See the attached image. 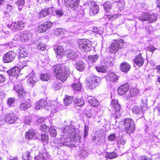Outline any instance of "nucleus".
<instances>
[{
  "label": "nucleus",
  "mask_w": 160,
  "mask_h": 160,
  "mask_svg": "<svg viewBox=\"0 0 160 160\" xmlns=\"http://www.w3.org/2000/svg\"><path fill=\"white\" fill-rule=\"evenodd\" d=\"M75 128L74 126H66L65 127L63 130L64 136H66L64 138H62L61 139L60 143H54L52 146L54 147L55 149H58L60 147L63 145L70 146L71 144L69 142L71 138H77V135L75 132Z\"/></svg>",
  "instance_id": "nucleus-1"
},
{
  "label": "nucleus",
  "mask_w": 160,
  "mask_h": 160,
  "mask_svg": "<svg viewBox=\"0 0 160 160\" xmlns=\"http://www.w3.org/2000/svg\"><path fill=\"white\" fill-rule=\"evenodd\" d=\"M78 44L79 48L83 52H88L92 49L91 42L89 40L82 39L79 41Z\"/></svg>",
  "instance_id": "nucleus-2"
},
{
  "label": "nucleus",
  "mask_w": 160,
  "mask_h": 160,
  "mask_svg": "<svg viewBox=\"0 0 160 160\" xmlns=\"http://www.w3.org/2000/svg\"><path fill=\"white\" fill-rule=\"evenodd\" d=\"M124 44V41L122 39L114 41L111 44L109 51L112 53L116 52L119 49H122Z\"/></svg>",
  "instance_id": "nucleus-3"
},
{
  "label": "nucleus",
  "mask_w": 160,
  "mask_h": 160,
  "mask_svg": "<svg viewBox=\"0 0 160 160\" xmlns=\"http://www.w3.org/2000/svg\"><path fill=\"white\" fill-rule=\"evenodd\" d=\"M157 16L154 13H143L138 17V19L142 22L148 21L149 22L152 23L157 20Z\"/></svg>",
  "instance_id": "nucleus-4"
},
{
  "label": "nucleus",
  "mask_w": 160,
  "mask_h": 160,
  "mask_svg": "<svg viewBox=\"0 0 160 160\" xmlns=\"http://www.w3.org/2000/svg\"><path fill=\"white\" fill-rule=\"evenodd\" d=\"M124 126L125 131L128 133H131L135 128L134 122L130 118L126 119L124 120Z\"/></svg>",
  "instance_id": "nucleus-5"
},
{
  "label": "nucleus",
  "mask_w": 160,
  "mask_h": 160,
  "mask_svg": "<svg viewBox=\"0 0 160 160\" xmlns=\"http://www.w3.org/2000/svg\"><path fill=\"white\" fill-rule=\"evenodd\" d=\"M100 81V79L99 77L92 76L90 77L89 80L87 81V86L89 89H93L98 85V83Z\"/></svg>",
  "instance_id": "nucleus-6"
},
{
  "label": "nucleus",
  "mask_w": 160,
  "mask_h": 160,
  "mask_svg": "<svg viewBox=\"0 0 160 160\" xmlns=\"http://www.w3.org/2000/svg\"><path fill=\"white\" fill-rule=\"evenodd\" d=\"M16 53L12 51H9L5 54L3 56V61L5 63L12 62L15 59Z\"/></svg>",
  "instance_id": "nucleus-7"
},
{
  "label": "nucleus",
  "mask_w": 160,
  "mask_h": 160,
  "mask_svg": "<svg viewBox=\"0 0 160 160\" xmlns=\"http://www.w3.org/2000/svg\"><path fill=\"white\" fill-rule=\"evenodd\" d=\"M109 109L110 110L112 111L114 114H116L119 112L121 109V107L118 103L117 99H114V100H112L110 105Z\"/></svg>",
  "instance_id": "nucleus-8"
},
{
  "label": "nucleus",
  "mask_w": 160,
  "mask_h": 160,
  "mask_svg": "<svg viewBox=\"0 0 160 160\" xmlns=\"http://www.w3.org/2000/svg\"><path fill=\"white\" fill-rule=\"evenodd\" d=\"M62 68H63V74L62 76H59V79L62 82H64L65 81L67 78L70 74V70L69 67L67 65L64 66L62 65Z\"/></svg>",
  "instance_id": "nucleus-9"
},
{
  "label": "nucleus",
  "mask_w": 160,
  "mask_h": 160,
  "mask_svg": "<svg viewBox=\"0 0 160 160\" xmlns=\"http://www.w3.org/2000/svg\"><path fill=\"white\" fill-rule=\"evenodd\" d=\"M52 26V23L50 21H48L44 22L43 24L40 25L38 28V31L39 32H43L48 30Z\"/></svg>",
  "instance_id": "nucleus-10"
},
{
  "label": "nucleus",
  "mask_w": 160,
  "mask_h": 160,
  "mask_svg": "<svg viewBox=\"0 0 160 160\" xmlns=\"http://www.w3.org/2000/svg\"><path fill=\"white\" fill-rule=\"evenodd\" d=\"M79 0H64V4L66 7L73 10H75L78 8V1Z\"/></svg>",
  "instance_id": "nucleus-11"
},
{
  "label": "nucleus",
  "mask_w": 160,
  "mask_h": 160,
  "mask_svg": "<svg viewBox=\"0 0 160 160\" xmlns=\"http://www.w3.org/2000/svg\"><path fill=\"white\" fill-rule=\"evenodd\" d=\"M18 119V117L13 113H7L5 116V121L9 124L14 123Z\"/></svg>",
  "instance_id": "nucleus-12"
},
{
  "label": "nucleus",
  "mask_w": 160,
  "mask_h": 160,
  "mask_svg": "<svg viewBox=\"0 0 160 160\" xmlns=\"http://www.w3.org/2000/svg\"><path fill=\"white\" fill-rule=\"evenodd\" d=\"M62 108V105L59 102H55L49 106L48 108H46V109L49 110L52 113H54Z\"/></svg>",
  "instance_id": "nucleus-13"
},
{
  "label": "nucleus",
  "mask_w": 160,
  "mask_h": 160,
  "mask_svg": "<svg viewBox=\"0 0 160 160\" xmlns=\"http://www.w3.org/2000/svg\"><path fill=\"white\" fill-rule=\"evenodd\" d=\"M32 35L31 33L25 31L22 34L20 40L23 42L31 41L32 39Z\"/></svg>",
  "instance_id": "nucleus-14"
},
{
  "label": "nucleus",
  "mask_w": 160,
  "mask_h": 160,
  "mask_svg": "<svg viewBox=\"0 0 160 160\" xmlns=\"http://www.w3.org/2000/svg\"><path fill=\"white\" fill-rule=\"evenodd\" d=\"M52 9L50 8L42 9L37 13V17L39 18L45 17L49 14L50 11H52Z\"/></svg>",
  "instance_id": "nucleus-15"
},
{
  "label": "nucleus",
  "mask_w": 160,
  "mask_h": 160,
  "mask_svg": "<svg viewBox=\"0 0 160 160\" xmlns=\"http://www.w3.org/2000/svg\"><path fill=\"white\" fill-rule=\"evenodd\" d=\"M53 68L55 74L57 75V78L59 79V76L63 74L62 65L58 64L54 65Z\"/></svg>",
  "instance_id": "nucleus-16"
},
{
  "label": "nucleus",
  "mask_w": 160,
  "mask_h": 160,
  "mask_svg": "<svg viewBox=\"0 0 160 160\" xmlns=\"http://www.w3.org/2000/svg\"><path fill=\"white\" fill-rule=\"evenodd\" d=\"M129 88V86L127 83L121 85L118 90V93L120 95H123L128 91Z\"/></svg>",
  "instance_id": "nucleus-17"
},
{
  "label": "nucleus",
  "mask_w": 160,
  "mask_h": 160,
  "mask_svg": "<svg viewBox=\"0 0 160 160\" xmlns=\"http://www.w3.org/2000/svg\"><path fill=\"white\" fill-rule=\"evenodd\" d=\"M35 106L37 109H43L48 106L47 102L45 100H42L35 103Z\"/></svg>",
  "instance_id": "nucleus-18"
},
{
  "label": "nucleus",
  "mask_w": 160,
  "mask_h": 160,
  "mask_svg": "<svg viewBox=\"0 0 160 160\" xmlns=\"http://www.w3.org/2000/svg\"><path fill=\"white\" fill-rule=\"evenodd\" d=\"M134 62L135 64L138 67H142L144 63V59L142 58L141 54H140L137 55L135 57Z\"/></svg>",
  "instance_id": "nucleus-19"
},
{
  "label": "nucleus",
  "mask_w": 160,
  "mask_h": 160,
  "mask_svg": "<svg viewBox=\"0 0 160 160\" xmlns=\"http://www.w3.org/2000/svg\"><path fill=\"white\" fill-rule=\"evenodd\" d=\"M38 80V77L35 74L32 72L29 75V78L28 80V82L32 86H33Z\"/></svg>",
  "instance_id": "nucleus-20"
},
{
  "label": "nucleus",
  "mask_w": 160,
  "mask_h": 160,
  "mask_svg": "<svg viewBox=\"0 0 160 160\" xmlns=\"http://www.w3.org/2000/svg\"><path fill=\"white\" fill-rule=\"evenodd\" d=\"M24 25V23L22 21H19L14 23L12 27L13 30L20 31L23 28Z\"/></svg>",
  "instance_id": "nucleus-21"
},
{
  "label": "nucleus",
  "mask_w": 160,
  "mask_h": 160,
  "mask_svg": "<svg viewBox=\"0 0 160 160\" xmlns=\"http://www.w3.org/2000/svg\"><path fill=\"white\" fill-rule=\"evenodd\" d=\"M20 69L18 67H15L12 69L7 71V72L9 75L14 77L17 76L19 73Z\"/></svg>",
  "instance_id": "nucleus-22"
},
{
  "label": "nucleus",
  "mask_w": 160,
  "mask_h": 160,
  "mask_svg": "<svg viewBox=\"0 0 160 160\" xmlns=\"http://www.w3.org/2000/svg\"><path fill=\"white\" fill-rule=\"evenodd\" d=\"M25 137L29 139H35L37 138L36 133L32 130H29L26 132Z\"/></svg>",
  "instance_id": "nucleus-23"
},
{
  "label": "nucleus",
  "mask_w": 160,
  "mask_h": 160,
  "mask_svg": "<svg viewBox=\"0 0 160 160\" xmlns=\"http://www.w3.org/2000/svg\"><path fill=\"white\" fill-rule=\"evenodd\" d=\"M19 56L21 58L27 57L28 54V52L26 48L23 46H21L19 48Z\"/></svg>",
  "instance_id": "nucleus-24"
},
{
  "label": "nucleus",
  "mask_w": 160,
  "mask_h": 160,
  "mask_svg": "<svg viewBox=\"0 0 160 160\" xmlns=\"http://www.w3.org/2000/svg\"><path fill=\"white\" fill-rule=\"evenodd\" d=\"M31 105L30 103L28 101H22L19 107V109L21 110L25 111L30 107Z\"/></svg>",
  "instance_id": "nucleus-25"
},
{
  "label": "nucleus",
  "mask_w": 160,
  "mask_h": 160,
  "mask_svg": "<svg viewBox=\"0 0 160 160\" xmlns=\"http://www.w3.org/2000/svg\"><path fill=\"white\" fill-rule=\"evenodd\" d=\"M22 119L24 123V126L27 127H29L31 125L32 120L30 117L24 116L23 117Z\"/></svg>",
  "instance_id": "nucleus-26"
},
{
  "label": "nucleus",
  "mask_w": 160,
  "mask_h": 160,
  "mask_svg": "<svg viewBox=\"0 0 160 160\" xmlns=\"http://www.w3.org/2000/svg\"><path fill=\"white\" fill-rule=\"evenodd\" d=\"M130 68V65L126 62H123L121 64L120 69L121 71L123 72H128Z\"/></svg>",
  "instance_id": "nucleus-27"
},
{
  "label": "nucleus",
  "mask_w": 160,
  "mask_h": 160,
  "mask_svg": "<svg viewBox=\"0 0 160 160\" xmlns=\"http://www.w3.org/2000/svg\"><path fill=\"white\" fill-rule=\"evenodd\" d=\"M104 62L105 66L107 68L114 65V60L112 58H107L104 60Z\"/></svg>",
  "instance_id": "nucleus-28"
},
{
  "label": "nucleus",
  "mask_w": 160,
  "mask_h": 160,
  "mask_svg": "<svg viewBox=\"0 0 160 160\" xmlns=\"http://www.w3.org/2000/svg\"><path fill=\"white\" fill-rule=\"evenodd\" d=\"M108 79L112 82H117L118 80V77L115 73L111 72L108 74Z\"/></svg>",
  "instance_id": "nucleus-29"
},
{
  "label": "nucleus",
  "mask_w": 160,
  "mask_h": 160,
  "mask_svg": "<svg viewBox=\"0 0 160 160\" xmlns=\"http://www.w3.org/2000/svg\"><path fill=\"white\" fill-rule=\"evenodd\" d=\"M66 54L68 58L72 60L75 59L77 57L76 53L72 50L67 51Z\"/></svg>",
  "instance_id": "nucleus-30"
},
{
  "label": "nucleus",
  "mask_w": 160,
  "mask_h": 160,
  "mask_svg": "<svg viewBox=\"0 0 160 160\" xmlns=\"http://www.w3.org/2000/svg\"><path fill=\"white\" fill-rule=\"evenodd\" d=\"M76 69L78 71H82L85 68V64L81 61L77 62L76 64Z\"/></svg>",
  "instance_id": "nucleus-31"
},
{
  "label": "nucleus",
  "mask_w": 160,
  "mask_h": 160,
  "mask_svg": "<svg viewBox=\"0 0 160 160\" xmlns=\"http://www.w3.org/2000/svg\"><path fill=\"white\" fill-rule=\"evenodd\" d=\"M98 6L94 2L92 3L91 7L90 8V12L91 13L93 14H96L99 11Z\"/></svg>",
  "instance_id": "nucleus-32"
},
{
  "label": "nucleus",
  "mask_w": 160,
  "mask_h": 160,
  "mask_svg": "<svg viewBox=\"0 0 160 160\" xmlns=\"http://www.w3.org/2000/svg\"><path fill=\"white\" fill-rule=\"evenodd\" d=\"M54 49L56 53L59 55H62L64 52L63 48L61 46H55Z\"/></svg>",
  "instance_id": "nucleus-33"
},
{
  "label": "nucleus",
  "mask_w": 160,
  "mask_h": 160,
  "mask_svg": "<svg viewBox=\"0 0 160 160\" xmlns=\"http://www.w3.org/2000/svg\"><path fill=\"white\" fill-rule=\"evenodd\" d=\"M90 98H91L88 101L89 104L93 107H97L99 105V103L96 99L93 97Z\"/></svg>",
  "instance_id": "nucleus-34"
},
{
  "label": "nucleus",
  "mask_w": 160,
  "mask_h": 160,
  "mask_svg": "<svg viewBox=\"0 0 160 160\" xmlns=\"http://www.w3.org/2000/svg\"><path fill=\"white\" fill-rule=\"evenodd\" d=\"M47 154L46 152L40 153L38 155L36 156L35 160H44L47 157Z\"/></svg>",
  "instance_id": "nucleus-35"
},
{
  "label": "nucleus",
  "mask_w": 160,
  "mask_h": 160,
  "mask_svg": "<svg viewBox=\"0 0 160 160\" xmlns=\"http://www.w3.org/2000/svg\"><path fill=\"white\" fill-rule=\"evenodd\" d=\"M72 97L70 96H67L64 99V102L66 106L71 104L73 101Z\"/></svg>",
  "instance_id": "nucleus-36"
},
{
  "label": "nucleus",
  "mask_w": 160,
  "mask_h": 160,
  "mask_svg": "<svg viewBox=\"0 0 160 160\" xmlns=\"http://www.w3.org/2000/svg\"><path fill=\"white\" fill-rule=\"evenodd\" d=\"M142 107H140L137 105H134L132 108V110L133 112L135 114H138L142 112Z\"/></svg>",
  "instance_id": "nucleus-37"
},
{
  "label": "nucleus",
  "mask_w": 160,
  "mask_h": 160,
  "mask_svg": "<svg viewBox=\"0 0 160 160\" xmlns=\"http://www.w3.org/2000/svg\"><path fill=\"white\" fill-rule=\"evenodd\" d=\"M98 57L99 55L97 54L94 56H90L88 57V62L92 63L97 61Z\"/></svg>",
  "instance_id": "nucleus-38"
},
{
  "label": "nucleus",
  "mask_w": 160,
  "mask_h": 160,
  "mask_svg": "<svg viewBox=\"0 0 160 160\" xmlns=\"http://www.w3.org/2000/svg\"><path fill=\"white\" fill-rule=\"evenodd\" d=\"M41 141L43 144H47L48 143L49 137L48 135L46 134H42L40 136Z\"/></svg>",
  "instance_id": "nucleus-39"
},
{
  "label": "nucleus",
  "mask_w": 160,
  "mask_h": 160,
  "mask_svg": "<svg viewBox=\"0 0 160 160\" xmlns=\"http://www.w3.org/2000/svg\"><path fill=\"white\" fill-rule=\"evenodd\" d=\"M104 9L107 12L110 11L112 8V5L109 2H106L103 4Z\"/></svg>",
  "instance_id": "nucleus-40"
},
{
  "label": "nucleus",
  "mask_w": 160,
  "mask_h": 160,
  "mask_svg": "<svg viewBox=\"0 0 160 160\" xmlns=\"http://www.w3.org/2000/svg\"><path fill=\"white\" fill-rule=\"evenodd\" d=\"M96 69L98 72H105L107 71V68L103 65H99L96 67Z\"/></svg>",
  "instance_id": "nucleus-41"
},
{
  "label": "nucleus",
  "mask_w": 160,
  "mask_h": 160,
  "mask_svg": "<svg viewBox=\"0 0 160 160\" xmlns=\"http://www.w3.org/2000/svg\"><path fill=\"white\" fill-rule=\"evenodd\" d=\"M74 103L76 106L82 107L83 105L84 101L82 99L78 98L74 101Z\"/></svg>",
  "instance_id": "nucleus-42"
},
{
  "label": "nucleus",
  "mask_w": 160,
  "mask_h": 160,
  "mask_svg": "<svg viewBox=\"0 0 160 160\" xmlns=\"http://www.w3.org/2000/svg\"><path fill=\"white\" fill-rule=\"evenodd\" d=\"M50 135L52 137H55L57 135V133L56 129L53 126H51L48 131Z\"/></svg>",
  "instance_id": "nucleus-43"
},
{
  "label": "nucleus",
  "mask_w": 160,
  "mask_h": 160,
  "mask_svg": "<svg viewBox=\"0 0 160 160\" xmlns=\"http://www.w3.org/2000/svg\"><path fill=\"white\" fill-rule=\"evenodd\" d=\"M147 99L144 97L142 99V105L141 107L143 110H146L147 108Z\"/></svg>",
  "instance_id": "nucleus-44"
},
{
  "label": "nucleus",
  "mask_w": 160,
  "mask_h": 160,
  "mask_svg": "<svg viewBox=\"0 0 160 160\" xmlns=\"http://www.w3.org/2000/svg\"><path fill=\"white\" fill-rule=\"evenodd\" d=\"M31 158L30 153L29 152L27 151L23 154L22 159L23 160H30Z\"/></svg>",
  "instance_id": "nucleus-45"
},
{
  "label": "nucleus",
  "mask_w": 160,
  "mask_h": 160,
  "mask_svg": "<svg viewBox=\"0 0 160 160\" xmlns=\"http://www.w3.org/2000/svg\"><path fill=\"white\" fill-rule=\"evenodd\" d=\"M40 129L42 131L45 132H47L49 130L50 128L47 126L45 124H42L40 126Z\"/></svg>",
  "instance_id": "nucleus-46"
},
{
  "label": "nucleus",
  "mask_w": 160,
  "mask_h": 160,
  "mask_svg": "<svg viewBox=\"0 0 160 160\" xmlns=\"http://www.w3.org/2000/svg\"><path fill=\"white\" fill-rule=\"evenodd\" d=\"M117 157L116 153L114 152L107 153L106 155V158L109 159H112L116 158Z\"/></svg>",
  "instance_id": "nucleus-47"
},
{
  "label": "nucleus",
  "mask_w": 160,
  "mask_h": 160,
  "mask_svg": "<svg viewBox=\"0 0 160 160\" xmlns=\"http://www.w3.org/2000/svg\"><path fill=\"white\" fill-rule=\"evenodd\" d=\"M14 88L17 92H18L20 91L23 90L22 86L21 85L15 84L14 86Z\"/></svg>",
  "instance_id": "nucleus-48"
},
{
  "label": "nucleus",
  "mask_w": 160,
  "mask_h": 160,
  "mask_svg": "<svg viewBox=\"0 0 160 160\" xmlns=\"http://www.w3.org/2000/svg\"><path fill=\"white\" fill-rule=\"evenodd\" d=\"M61 84L57 82H54L53 84V88L56 90H58L61 88Z\"/></svg>",
  "instance_id": "nucleus-49"
},
{
  "label": "nucleus",
  "mask_w": 160,
  "mask_h": 160,
  "mask_svg": "<svg viewBox=\"0 0 160 160\" xmlns=\"http://www.w3.org/2000/svg\"><path fill=\"white\" fill-rule=\"evenodd\" d=\"M40 78L43 81H48L49 79V76L46 74H42L41 75Z\"/></svg>",
  "instance_id": "nucleus-50"
},
{
  "label": "nucleus",
  "mask_w": 160,
  "mask_h": 160,
  "mask_svg": "<svg viewBox=\"0 0 160 160\" xmlns=\"http://www.w3.org/2000/svg\"><path fill=\"white\" fill-rule=\"evenodd\" d=\"M53 14L54 16L61 17L63 14V12L62 10L57 9L55 11Z\"/></svg>",
  "instance_id": "nucleus-51"
},
{
  "label": "nucleus",
  "mask_w": 160,
  "mask_h": 160,
  "mask_svg": "<svg viewBox=\"0 0 160 160\" xmlns=\"http://www.w3.org/2000/svg\"><path fill=\"white\" fill-rule=\"evenodd\" d=\"M72 87L76 91H79L81 88V86L80 83H74L72 85Z\"/></svg>",
  "instance_id": "nucleus-52"
},
{
  "label": "nucleus",
  "mask_w": 160,
  "mask_h": 160,
  "mask_svg": "<svg viewBox=\"0 0 160 160\" xmlns=\"http://www.w3.org/2000/svg\"><path fill=\"white\" fill-rule=\"evenodd\" d=\"M63 33L62 30L61 28H58L54 30V33L57 36L62 35Z\"/></svg>",
  "instance_id": "nucleus-53"
},
{
  "label": "nucleus",
  "mask_w": 160,
  "mask_h": 160,
  "mask_svg": "<svg viewBox=\"0 0 160 160\" xmlns=\"http://www.w3.org/2000/svg\"><path fill=\"white\" fill-rule=\"evenodd\" d=\"M17 93L18 94V97L21 99L24 98L26 97V92L23 90L22 91H20Z\"/></svg>",
  "instance_id": "nucleus-54"
},
{
  "label": "nucleus",
  "mask_w": 160,
  "mask_h": 160,
  "mask_svg": "<svg viewBox=\"0 0 160 160\" xmlns=\"http://www.w3.org/2000/svg\"><path fill=\"white\" fill-rule=\"evenodd\" d=\"M116 135L115 133H113L111 134H110L108 137V140L112 142L113 141H114L116 138Z\"/></svg>",
  "instance_id": "nucleus-55"
},
{
  "label": "nucleus",
  "mask_w": 160,
  "mask_h": 160,
  "mask_svg": "<svg viewBox=\"0 0 160 160\" xmlns=\"http://www.w3.org/2000/svg\"><path fill=\"white\" fill-rule=\"evenodd\" d=\"M37 48L39 50L43 51L46 49V47H45V45L43 43H39L38 45Z\"/></svg>",
  "instance_id": "nucleus-56"
},
{
  "label": "nucleus",
  "mask_w": 160,
  "mask_h": 160,
  "mask_svg": "<svg viewBox=\"0 0 160 160\" xmlns=\"http://www.w3.org/2000/svg\"><path fill=\"white\" fill-rule=\"evenodd\" d=\"M126 140L123 138H121L117 141V143L118 145H124L126 143Z\"/></svg>",
  "instance_id": "nucleus-57"
},
{
  "label": "nucleus",
  "mask_w": 160,
  "mask_h": 160,
  "mask_svg": "<svg viewBox=\"0 0 160 160\" xmlns=\"http://www.w3.org/2000/svg\"><path fill=\"white\" fill-rule=\"evenodd\" d=\"M15 101L14 98H9L8 100L7 103L9 106H12Z\"/></svg>",
  "instance_id": "nucleus-58"
},
{
  "label": "nucleus",
  "mask_w": 160,
  "mask_h": 160,
  "mask_svg": "<svg viewBox=\"0 0 160 160\" xmlns=\"http://www.w3.org/2000/svg\"><path fill=\"white\" fill-rule=\"evenodd\" d=\"M86 114L87 116L89 118H91L93 116V112L92 110L88 109L86 112Z\"/></svg>",
  "instance_id": "nucleus-59"
},
{
  "label": "nucleus",
  "mask_w": 160,
  "mask_h": 160,
  "mask_svg": "<svg viewBox=\"0 0 160 160\" xmlns=\"http://www.w3.org/2000/svg\"><path fill=\"white\" fill-rule=\"evenodd\" d=\"M88 127L87 125H85L84 126V138H85L86 136L88 134Z\"/></svg>",
  "instance_id": "nucleus-60"
},
{
  "label": "nucleus",
  "mask_w": 160,
  "mask_h": 160,
  "mask_svg": "<svg viewBox=\"0 0 160 160\" xmlns=\"http://www.w3.org/2000/svg\"><path fill=\"white\" fill-rule=\"evenodd\" d=\"M14 8V7L11 5H8L7 6L6 10L7 12H12Z\"/></svg>",
  "instance_id": "nucleus-61"
},
{
  "label": "nucleus",
  "mask_w": 160,
  "mask_h": 160,
  "mask_svg": "<svg viewBox=\"0 0 160 160\" xmlns=\"http://www.w3.org/2000/svg\"><path fill=\"white\" fill-rule=\"evenodd\" d=\"M6 80L5 76L2 74H0V83H3Z\"/></svg>",
  "instance_id": "nucleus-62"
},
{
  "label": "nucleus",
  "mask_w": 160,
  "mask_h": 160,
  "mask_svg": "<svg viewBox=\"0 0 160 160\" xmlns=\"http://www.w3.org/2000/svg\"><path fill=\"white\" fill-rule=\"evenodd\" d=\"M44 119L43 118H41L38 119L37 120V123L38 125L40 126L42 125V123L44 124Z\"/></svg>",
  "instance_id": "nucleus-63"
},
{
  "label": "nucleus",
  "mask_w": 160,
  "mask_h": 160,
  "mask_svg": "<svg viewBox=\"0 0 160 160\" xmlns=\"http://www.w3.org/2000/svg\"><path fill=\"white\" fill-rule=\"evenodd\" d=\"M25 0H18L17 2V4L19 6H22L24 5Z\"/></svg>",
  "instance_id": "nucleus-64"
}]
</instances>
